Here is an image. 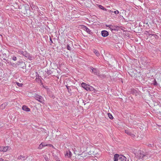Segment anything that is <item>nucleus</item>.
Wrapping results in <instances>:
<instances>
[{
  "label": "nucleus",
  "mask_w": 161,
  "mask_h": 161,
  "mask_svg": "<svg viewBox=\"0 0 161 161\" xmlns=\"http://www.w3.org/2000/svg\"><path fill=\"white\" fill-rule=\"evenodd\" d=\"M76 148L75 146H73L72 147V149L75 155H78V158L79 159L83 160L87 157L89 155H91L90 154L87 153L86 147H85L84 149L82 148V147H80V151L79 150L77 151L76 150Z\"/></svg>",
  "instance_id": "1"
},
{
  "label": "nucleus",
  "mask_w": 161,
  "mask_h": 161,
  "mask_svg": "<svg viewBox=\"0 0 161 161\" xmlns=\"http://www.w3.org/2000/svg\"><path fill=\"white\" fill-rule=\"evenodd\" d=\"M64 156L66 158H70L72 160H76V156H72V154L70 150H67L64 152Z\"/></svg>",
  "instance_id": "2"
},
{
  "label": "nucleus",
  "mask_w": 161,
  "mask_h": 161,
  "mask_svg": "<svg viewBox=\"0 0 161 161\" xmlns=\"http://www.w3.org/2000/svg\"><path fill=\"white\" fill-rule=\"evenodd\" d=\"M137 157L139 159H147L148 158V157L142 151H139L136 154Z\"/></svg>",
  "instance_id": "3"
},
{
  "label": "nucleus",
  "mask_w": 161,
  "mask_h": 161,
  "mask_svg": "<svg viewBox=\"0 0 161 161\" xmlns=\"http://www.w3.org/2000/svg\"><path fill=\"white\" fill-rule=\"evenodd\" d=\"M81 86L82 87L86 90L87 91H89L91 86L90 85L87 84L84 82H83L81 83Z\"/></svg>",
  "instance_id": "4"
},
{
  "label": "nucleus",
  "mask_w": 161,
  "mask_h": 161,
  "mask_svg": "<svg viewBox=\"0 0 161 161\" xmlns=\"http://www.w3.org/2000/svg\"><path fill=\"white\" fill-rule=\"evenodd\" d=\"M35 98L41 103H43V98L41 96L36 95L35 96Z\"/></svg>",
  "instance_id": "5"
},
{
  "label": "nucleus",
  "mask_w": 161,
  "mask_h": 161,
  "mask_svg": "<svg viewBox=\"0 0 161 161\" xmlns=\"http://www.w3.org/2000/svg\"><path fill=\"white\" fill-rule=\"evenodd\" d=\"M8 147H0V151H3V152H6L8 150Z\"/></svg>",
  "instance_id": "6"
},
{
  "label": "nucleus",
  "mask_w": 161,
  "mask_h": 161,
  "mask_svg": "<svg viewBox=\"0 0 161 161\" xmlns=\"http://www.w3.org/2000/svg\"><path fill=\"white\" fill-rule=\"evenodd\" d=\"M101 34L103 36L106 37L108 36V33L106 31H103L101 32Z\"/></svg>",
  "instance_id": "7"
},
{
  "label": "nucleus",
  "mask_w": 161,
  "mask_h": 161,
  "mask_svg": "<svg viewBox=\"0 0 161 161\" xmlns=\"http://www.w3.org/2000/svg\"><path fill=\"white\" fill-rule=\"evenodd\" d=\"M22 109L26 112H29L30 111V109L25 105H23L22 107Z\"/></svg>",
  "instance_id": "8"
},
{
  "label": "nucleus",
  "mask_w": 161,
  "mask_h": 161,
  "mask_svg": "<svg viewBox=\"0 0 161 161\" xmlns=\"http://www.w3.org/2000/svg\"><path fill=\"white\" fill-rule=\"evenodd\" d=\"M119 155L118 154H116L114 155V161H119Z\"/></svg>",
  "instance_id": "9"
},
{
  "label": "nucleus",
  "mask_w": 161,
  "mask_h": 161,
  "mask_svg": "<svg viewBox=\"0 0 161 161\" xmlns=\"http://www.w3.org/2000/svg\"><path fill=\"white\" fill-rule=\"evenodd\" d=\"M126 157L123 155H120L119 158V161H125L126 160Z\"/></svg>",
  "instance_id": "10"
},
{
  "label": "nucleus",
  "mask_w": 161,
  "mask_h": 161,
  "mask_svg": "<svg viewBox=\"0 0 161 161\" xmlns=\"http://www.w3.org/2000/svg\"><path fill=\"white\" fill-rule=\"evenodd\" d=\"M48 146V144H45V143L42 142L39 146V148L42 149L43 147Z\"/></svg>",
  "instance_id": "11"
},
{
  "label": "nucleus",
  "mask_w": 161,
  "mask_h": 161,
  "mask_svg": "<svg viewBox=\"0 0 161 161\" xmlns=\"http://www.w3.org/2000/svg\"><path fill=\"white\" fill-rule=\"evenodd\" d=\"M93 51L97 56L98 57L100 55V53L97 50L93 49Z\"/></svg>",
  "instance_id": "12"
},
{
  "label": "nucleus",
  "mask_w": 161,
  "mask_h": 161,
  "mask_svg": "<svg viewBox=\"0 0 161 161\" xmlns=\"http://www.w3.org/2000/svg\"><path fill=\"white\" fill-rule=\"evenodd\" d=\"M7 105V103H4L1 105V108L2 109H4Z\"/></svg>",
  "instance_id": "13"
},
{
  "label": "nucleus",
  "mask_w": 161,
  "mask_h": 161,
  "mask_svg": "<svg viewBox=\"0 0 161 161\" xmlns=\"http://www.w3.org/2000/svg\"><path fill=\"white\" fill-rule=\"evenodd\" d=\"M25 159V157L24 156L22 155H20L18 157V159L19 160H24Z\"/></svg>",
  "instance_id": "14"
},
{
  "label": "nucleus",
  "mask_w": 161,
  "mask_h": 161,
  "mask_svg": "<svg viewBox=\"0 0 161 161\" xmlns=\"http://www.w3.org/2000/svg\"><path fill=\"white\" fill-rule=\"evenodd\" d=\"M93 91L94 92L96 93L97 92V90H96L92 86H91V88L90 89L89 91Z\"/></svg>",
  "instance_id": "15"
},
{
  "label": "nucleus",
  "mask_w": 161,
  "mask_h": 161,
  "mask_svg": "<svg viewBox=\"0 0 161 161\" xmlns=\"http://www.w3.org/2000/svg\"><path fill=\"white\" fill-rule=\"evenodd\" d=\"M80 28L83 30L85 31L86 29V27L85 25H81L80 26Z\"/></svg>",
  "instance_id": "16"
},
{
  "label": "nucleus",
  "mask_w": 161,
  "mask_h": 161,
  "mask_svg": "<svg viewBox=\"0 0 161 161\" xmlns=\"http://www.w3.org/2000/svg\"><path fill=\"white\" fill-rule=\"evenodd\" d=\"M92 71L94 73H95L97 75H99V73H97V72H96V71H97V69H95L94 68H92Z\"/></svg>",
  "instance_id": "17"
},
{
  "label": "nucleus",
  "mask_w": 161,
  "mask_h": 161,
  "mask_svg": "<svg viewBox=\"0 0 161 161\" xmlns=\"http://www.w3.org/2000/svg\"><path fill=\"white\" fill-rule=\"evenodd\" d=\"M108 115L110 119H113L114 117L110 113H108Z\"/></svg>",
  "instance_id": "18"
},
{
  "label": "nucleus",
  "mask_w": 161,
  "mask_h": 161,
  "mask_svg": "<svg viewBox=\"0 0 161 161\" xmlns=\"http://www.w3.org/2000/svg\"><path fill=\"white\" fill-rule=\"evenodd\" d=\"M22 54L25 56V57H28V56L29 54L28 53L26 52H24V53H22Z\"/></svg>",
  "instance_id": "19"
},
{
  "label": "nucleus",
  "mask_w": 161,
  "mask_h": 161,
  "mask_svg": "<svg viewBox=\"0 0 161 161\" xmlns=\"http://www.w3.org/2000/svg\"><path fill=\"white\" fill-rule=\"evenodd\" d=\"M28 161H31L32 160V157L31 156L27 157L26 158Z\"/></svg>",
  "instance_id": "20"
},
{
  "label": "nucleus",
  "mask_w": 161,
  "mask_h": 161,
  "mask_svg": "<svg viewBox=\"0 0 161 161\" xmlns=\"http://www.w3.org/2000/svg\"><path fill=\"white\" fill-rule=\"evenodd\" d=\"M125 132L126 133L129 135H130L131 133L128 130H125Z\"/></svg>",
  "instance_id": "21"
},
{
  "label": "nucleus",
  "mask_w": 161,
  "mask_h": 161,
  "mask_svg": "<svg viewBox=\"0 0 161 161\" xmlns=\"http://www.w3.org/2000/svg\"><path fill=\"white\" fill-rule=\"evenodd\" d=\"M85 31H86L89 34H90L91 32V30L86 27Z\"/></svg>",
  "instance_id": "22"
},
{
  "label": "nucleus",
  "mask_w": 161,
  "mask_h": 161,
  "mask_svg": "<svg viewBox=\"0 0 161 161\" xmlns=\"http://www.w3.org/2000/svg\"><path fill=\"white\" fill-rule=\"evenodd\" d=\"M98 6L100 8H101L102 9H103L104 10H107V9L105 8H104L103 6H102L101 5H99Z\"/></svg>",
  "instance_id": "23"
},
{
  "label": "nucleus",
  "mask_w": 161,
  "mask_h": 161,
  "mask_svg": "<svg viewBox=\"0 0 161 161\" xmlns=\"http://www.w3.org/2000/svg\"><path fill=\"white\" fill-rule=\"evenodd\" d=\"M27 59H29L30 60H32V57L30 56L29 54H28V57H26Z\"/></svg>",
  "instance_id": "24"
},
{
  "label": "nucleus",
  "mask_w": 161,
  "mask_h": 161,
  "mask_svg": "<svg viewBox=\"0 0 161 161\" xmlns=\"http://www.w3.org/2000/svg\"><path fill=\"white\" fill-rule=\"evenodd\" d=\"M16 83L17 85L19 87H22L23 86V84L22 83H19L18 82H16Z\"/></svg>",
  "instance_id": "25"
},
{
  "label": "nucleus",
  "mask_w": 161,
  "mask_h": 161,
  "mask_svg": "<svg viewBox=\"0 0 161 161\" xmlns=\"http://www.w3.org/2000/svg\"><path fill=\"white\" fill-rule=\"evenodd\" d=\"M130 136L133 139L135 138L136 137L135 135L132 133L131 134Z\"/></svg>",
  "instance_id": "26"
},
{
  "label": "nucleus",
  "mask_w": 161,
  "mask_h": 161,
  "mask_svg": "<svg viewBox=\"0 0 161 161\" xmlns=\"http://www.w3.org/2000/svg\"><path fill=\"white\" fill-rule=\"evenodd\" d=\"M106 26L107 27H109L111 29L113 30V26L111 25H106Z\"/></svg>",
  "instance_id": "27"
},
{
  "label": "nucleus",
  "mask_w": 161,
  "mask_h": 161,
  "mask_svg": "<svg viewBox=\"0 0 161 161\" xmlns=\"http://www.w3.org/2000/svg\"><path fill=\"white\" fill-rule=\"evenodd\" d=\"M114 12L115 14H117L119 13V12L118 10H116V11H114Z\"/></svg>",
  "instance_id": "28"
},
{
  "label": "nucleus",
  "mask_w": 161,
  "mask_h": 161,
  "mask_svg": "<svg viewBox=\"0 0 161 161\" xmlns=\"http://www.w3.org/2000/svg\"><path fill=\"white\" fill-rule=\"evenodd\" d=\"M67 48L68 50H70L71 49V48L68 45H67Z\"/></svg>",
  "instance_id": "29"
},
{
  "label": "nucleus",
  "mask_w": 161,
  "mask_h": 161,
  "mask_svg": "<svg viewBox=\"0 0 161 161\" xmlns=\"http://www.w3.org/2000/svg\"><path fill=\"white\" fill-rule=\"evenodd\" d=\"M154 83H153V84L154 85H158V83H157V82H156V80L155 79H154Z\"/></svg>",
  "instance_id": "30"
},
{
  "label": "nucleus",
  "mask_w": 161,
  "mask_h": 161,
  "mask_svg": "<svg viewBox=\"0 0 161 161\" xmlns=\"http://www.w3.org/2000/svg\"><path fill=\"white\" fill-rule=\"evenodd\" d=\"M12 59L14 61H16L17 60V58L15 56H13L12 57Z\"/></svg>",
  "instance_id": "31"
},
{
  "label": "nucleus",
  "mask_w": 161,
  "mask_h": 161,
  "mask_svg": "<svg viewBox=\"0 0 161 161\" xmlns=\"http://www.w3.org/2000/svg\"><path fill=\"white\" fill-rule=\"evenodd\" d=\"M94 152H92V151H90L89 152L87 153H89L91 154V155L93 154V155H95L94 154Z\"/></svg>",
  "instance_id": "32"
},
{
  "label": "nucleus",
  "mask_w": 161,
  "mask_h": 161,
  "mask_svg": "<svg viewBox=\"0 0 161 161\" xmlns=\"http://www.w3.org/2000/svg\"><path fill=\"white\" fill-rule=\"evenodd\" d=\"M19 53L22 54V53H24V52H23L22 51H19Z\"/></svg>",
  "instance_id": "33"
},
{
  "label": "nucleus",
  "mask_w": 161,
  "mask_h": 161,
  "mask_svg": "<svg viewBox=\"0 0 161 161\" xmlns=\"http://www.w3.org/2000/svg\"><path fill=\"white\" fill-rule=\"evenodd\" d=\"M48 146H49L50 147H53V146L52 144H48Z\"/></svg>",
  "instance_id": "34"
},
{
  "label": "nucleus",
  "mask_w": 161,
  "mask_h": 161,
  "mask_svg": "<svg viewBox=\"0 0 161 161\" xmlns=\"http://www.w3.org/2000/svg\"><path fill=\"white\" fill-rule=\"evenodd\" d=\"M0 161H4V160L3 158H0Z\"/></svg>",
  "instance_id": "35"
},
{
  "label": "nucleus",
  "mask_w": 161,
  "mask_h": 161,
  "mask_svg": "<svg viewBox=\"0 0 161 161\" xmlns=\"http://www.w3.org/2000/svg\"><path fill=\"white\" fill-rule=\"evenodd\" d=\"M125 161H129V160L127 159V158H126V160H125Z\"/></svg>",
  "instance_id": "36"
},
{
  "label": "nucleus",
  "mask_w": 161,
  "mask_h": 161,
  "mask_svg": "<svg viewBox=\"0 0 161 161\" xmlns=\"http://www.w3.org/2000/svg\"><path fill=\"white\" fill-rule=\"evenodd\" d=\"M66 86V87L67 88V89H68V86Z\"/></svg>",
  "instance_id": "37"
},
{
  "label": "nucleus",
  "mask_w": 161,
  "mask_h": 161,
  "mask_svg": "<svg viewBox=\"0 0 161 161\" xmlns=\"http://www.w3.org/2000/svg\"><path fill=\"white\" fill-rule=\"evenodd\" d=\"M8 161V160H7V161Z\"/></svg>",
  "instance_id": "38"
}]
</instances>
